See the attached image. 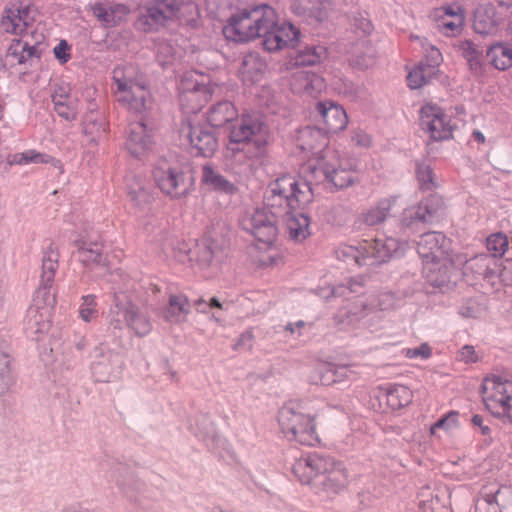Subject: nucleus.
Here are the masks:
<instances>
[{
	"mask_svg": "<svg viewBox=\"0 0 512 512\" xmlns=\"http://www.w3.org/2000/svg\"><path fill=\"white\" fill-rule=\"evenodd\" d=\"M68 45L65 41H61L55 48L54 54L57 59H59L62 63L66 62L70 55L67 53Z\"/></svg>",
	"mask_w": 512,
	"mask_h": 512,
	"instance_id": "338daca9",
	"label": "nucleus"
},
{
	"mask_svg": "<svg viewBox=\"0 0 512 512\" xmlns=\"http://www.w3.org/2000/svg\"><path fill=\"white\" fill-rule=\"evenodd\" d=\"M302 14L311 21L322 22L328 18L331 0H303Z\"/></svg>",
	"mask_w": 512,
	"mask_h": 512,
	"instance_id": "a19ab883",
	"label": "nucleus"
},
{
	"mask_svg": "<svg viewBox=\"0 0 512 512\" xmlns=\"http://www.w3.org/2000/svg\"><path fill=\"white\" fill-rule=\"evenodd\" d=\"M323 122L328 131L336 133L343 130L348 123L346 111L333 102H319L317 104Z\"/></svg>",
	"mask_w": 512,
	"mask_h": 512,
	"instance_id": "bb28decb",
	"label": "nucleus"
},
{
	"mask_svg": "<svg viewBox=\"0 0 512 512\" xmlns=\"http://www.w3.org/2000/svg\"><path fill=\"white\" fill-rule=\"evenodd\" d=\"M443 11L438 28L446 35H456L464 24V10L460 6H449Z\"/></svg>",
	"mask_w": 512,
	"mask_h": 512,
	"instance_id": "c9c22d12",
	"label": "nucleus"
},
{
	"mask_svg": "<svg viewBox=\"0 0 512 512\" xmlns=\"http://www.w3.org/2000/svg\"><path fill=\"white\" fill-rule=\"evenodd\" d=\"M237 117V110L229 101H222L213 105L207 112V121L213 127H222L232 123Z\"/></svg>",
	"mask_w": 512,
	"mask_h": 512,
	"instance_id": "e433bc0d",
	"label": "nucleus"
},
{
	"mask_svg": "<svg viewBox=\"0 0 512 512\" xmlns=\"http://www.w3.org/2000/svg\"><path fill=\"white\" fill-rule=\"evenodd\" d=\"M459 50L466 60H468L471 57H474L476 54L479 53L477 47L471 41L462 42L459 46Z\"/></svg>",
	"mask_w": 512,
	"mask_h": 512,
	"instance_id": "0e129e2a",
	"label": "nucleus"
},
{
	"mask_svg": "<svg viewBox=\"0 0 512 512\" xmlns=\"http://www.w3.org/2000/svg\"><path fill=\"white\" fill-rule=\"evenodd\" d=\"M460 414L458 411H449L430 427V434L435 436L438 430L451 434L460 427Z\"/></svg>",
	"mask_w": 512,
	"mask_h": 512,
	"instance_id": "c03bdc74",
	"label": "nucleus"
},
{
	"mask_svg": "<svg viewBox=\"0 0 512 512\" xmlns=\"http://www.w3.org/2000/svg\"><path fill=\"white\" fill-rule=\"evenodd\" d=\"M440 210L439 200L433 196L425 198L417 207L410 208L405 214V225L413 227L419 223L431 222Z\"/></svg>",
	"mask_w": 512,
	"mask_h": 512,
	"instance_id": "b1692460",
	"label": "nucleus"
},
{
	"mask_svg": "<svg viewBox=\"0 0 512 512\" xmlns=\"http://www.w3.org/2000/svg\"><path fill=\"white\" fill-rule=\"evenodd\" d=\"M371 141L370 135L360 129L352 133L351 142L358 147L367 148L371 145Z\"/></svg>",
	"mask_w": 512,
	"mask_h": 512,
	"instance_id": "680f3d73",
	"label": "nucleus"
},
{
	"mask_svg": "<svg viewBox=\"0 0 512 512\" xmlns=\"http://www.w3.org/2000/svg\"><path fill=\"white\" fill-rule=\"evenodd\" d=\"M292 472L302 484L311 485L316 494L327 498L344 491L348 483L343 463L317 453L297 459Z\"/></svg>",
	"mask_w": 512,
	"mask_h": 512,
	"instance_id": "f03ea898",
	"label": "nucleus"
},
{
	"mask_svg": "<svg viewBox=\"0 0 512 512\" xmlns=\"http://www.w3.org/2000/svg\"><path fill=\"white\" fill-rule=\"evenodd\" d=\"M252 259L259 268H273L284 262V252L278 239L259 240L254 243Z\"/></svg>",
	"mask_w": 512,
	"mask_h": 512,
	"instance_id": "412c9836",
	"label": "nucleus"
},
{
	"mask_svg": "<svg viewBox=\"0 0 512 512\" xmlns=\"http://www.w3.org/2000/svg\"><path fill=\"white\" fill-rule=\"evenodd\" d=\"M381 397L385 398L389 411H398L410 405L413 401V391L402 384H387L380 387Z\"/></svg>",
	"mask_w": 512,
	"mask_h": 512,
	"instance_id": "393cba45",
	"label": "nucleus"
},
{
	"mask_svg": "<svg viewBox=\"0 0 512 512\" xmlns=\"http://www.w3.org/2000/svg\"><path fill=\"white\" fill-rule=\"evenodd\" d=\"M355 179L353 172L346 170L345 168L337 169L328 179H325L328 183H332L337 189L347 188Z\"/></svg>",
	"mask_w": 512,
	"mask_h": 512,
	"instance_id": "8fccbe9b",
	"label": "nucleus"
},
{
	"mask_svg": "<svg viewBox=\"0 0 512 512\" xmlns=\"http://www.w3.org/2000/svg\"><path fill=\"white\" fill-rule=\"evenodd\" d=\"M265 68L266 63L259 54L250 52L243 56L239 73L245 83H254L261 78Z\"/></svg>",
	"mask_w": 512,
	"mask_h": 512,
	"instance_id": "473e14b6",
	"label": "nucleus"
},
{
	"mask_svg": "<svg viewBox=\"0 0 512 512\" xmlns=\"http://www.w3.org/2000/svg\"><path fill=\"white\" fill-rule=\"evenodd\" d=\"M437 75L433 65H425L424 62L415 66L407 76V82L411 89H418L428 84Z\"/></svg>",
	"mask_w": 512,
	"mask_h": 512,
	"instance_id": "79ce46f5",
	"label": "nucleus"
},
{
	"mask_svg": "<svg viewBox=\"0 0 512 512\" xmlns=\"http://www.w3.org/2000/svg\"><path fill=\"white\" fill-rule=\"evenodd\" d=\"M153 178L156 186L162 192H171L175 189H181L187 192L189 187L186 180L190 181L191 177H185L183 174L177 173L166 159H161L153 170Z\"/></svg>",
	"mask_w": 512,
	"mask_h": 512,
	"instance_id": "aec40b11",
	"label": "nucleus"
},
{
	"mask_svg": "<svg viewBox=\"0 0 512 512\" xmlns=\"http://www.w3.org/2000/svg\"><path fill=\"white\" fill-rule=\"evenodd\" d=\"M117 100L127 109L142 113L150 105V93L143 76L135 67L129 65L117 67L113 71Z\"/></svg>",
	"mask_w": 512,
	"mask_h": 512,
	"instance_id": "39448f33",
	"label": "nucleus"
},
{
	"mask_svg": "<svg viewBox=\"0 0 512 512\" xmlns=\"http://www.w3.org/2000/svg\"><path fill=\"white\" fill-rule=\"evenodd\" d=\"M196 12L197 7L192 2L155 0L148 4L145 12L138 17L136 26L144 32L157 31L173 20L188 21Z\"/></svg>",
	"mask_w": 512,
	"mask_h": 512,
	"instance_id": "423d86ee",
	"label": "nucleus"
},
{
	"mask_svg": "<svg viewBox=\"0 0 512 512\" xmlns=\"http://www.w3.org/2000/svg\"><path fill=\"white\" fill-rule=\"evenodd\" d=\"M190 313V301L183 294H172L169 296L168 304L163 309V318L170 323H182Z\"/></svg>",
	"mask_w": 512,
	"mask_h": 512,
	"instance_id": "2f4dec72",
	"label": "nucleus"
},
{
	"mask_svg": "<svg viewBox=\"0 0 512 512\" xmlns=\"http://www.w3.org/2000/svg\"><path fill=\"white\" fill-rule=\"evenodd\" d=\"M398 252L399 243L391 237L363 240L358 247H349L348 251L358 265H365L369 260L371 263L386 262Z\"/></svg>",
	"mask_w": 512,
	"mask_h": 512,
	"instance_id": "f8f14e48",
	"label": "nucleus"
},
{
	"mask_svg": "<svg viewBox=\"0 0 512 512\" xmlns=\"http://www.w3.org/2000/svg\"><path fill=\"white\" fill-rule=\"evenodd\" d=\"M223 34L229 40L243 42L263 38V46L269 52L294 47L300 31L291 23L279 22L275 10L268 5L244 9L230 18Z\"/></svg>",
	"mask_w": 512,
	"mask_h": 512,
	"instance_id": "f257e3e1",
	"label": "nucleus"
},
{
	"mask_svg": "<svg viewBox=\"0 0 512 512\" xmlns=\"http://www.w3.org/2000/svg\"><path fill=\"white\" fill-rule=\"evenodd\" d=\"M325 56V48L322 46L318 47H307L305 50L298 52L295 63L297 65H315L320 62Z\"/></svg>",
	"mask_w": 512,
	"mask_h": 512,
	"instance_id": "49530a36",
	"label": "nucleus"
},
{
	"mask_svg": "<svg viewBox=\"0 0 512 512\" xmlns=\"http://www.w3.org/2000/svg\"><path fill=\"white\" fill-rule=\"evenodd\" d=\"M317 416V413L313 415L304 413L301 403L291 401L279 410L278 424L281 432L289 441L314 446L320 441L316 427Z\"/></svg>",
	"mask_w": 512,
	"mask_h": 512,
	"instance_id": "20e7f679",
	"label": "nucleus"
},
{
	"mask_svg": "<svg viewBox=\"0 0 512 512\" xmlns=\"http://www.w3.org/2000/svg\"><path fill=\"white\" fill-rule=\"evenodd\" d=\"M257 204L252 211H247L240 219L242 228L251 233L256 241L278 239L277 219L282 215V206L269 207L265 205L266 198Z\"/></svg>",
	"mask_w": 512,
	"mask_h": 512,
	"instance_id": "1a4fd4ad",
	"label": "nucleus"
},
{
	"mask_svg": "<svg viewBox=\"0 0 512 512\" xmlns=\"http://www.w3.org/2000/svg\"><path fill=\"white\" fill-rule=\"evenodd\" d=\"M58 262L51 257L43 260L40 284L35 292L33 304L28 309V324L36 333L46 332L51 323L57 303L56 292L52 291Z\"/></svg>",
	"mask_w": 512,
	"mask_h": 512,
	"instance_id": "7ed1b4c3",
	"label": "nucleus"
},
{
	"mask_svg": "<svg viewBox=\"0 0 512 512\" xmlns=\"http://www.w3.org/2000/svg\"><path fill=\"white\" fill-rule=\"evenodd\" d=\"M12 384L10 375V359L9 356L0 352V394L8 390Z\"/></svg>",
	"mask_w": 512,
	"mask_h": 512,
	"instance_id": "864d4df0",
	"label": "nucleus"
},
{
	"mask_svg": "<svg viewBox=\"0 0 512 512\" xmlns=\"http://www.w3.org/2000/svg\"><path fill=\"white\" fill-rule=\"evenodd\" d=\"M512 507V489L496 482L484 485L476 502V512H506Z\"/></svg>",
	"mask_w": 512,
	"mask_h": 512,
	"instance_id": "2eb2a0df",
	"label": "nucleus"
},
{
	"mask_svg": "<svg viewBox=\"0 0 512 512\" xmlns=\"http://www.w3.org/2000/svg\"><path fill=\"white\" fill-rule=\"evenodd\" d=\"M179 90L182 100L198 102L207 101L214 91L209 77L193 70L182 75Z\"/></svg>",
	"mask_w": 512,
	"mask_h": 512,
	"instance_id": "f3484780",
	"label": "nucleus"
},
{
	"mask_svg": "<svg viewBox=\"0 0 512 512\" xmlns=\"http://www.w3.org/2000/svg\"><path fill=\"white\" fill-rule=\"evenodd\" d=\"M417 179L420 188L423 190H434L439 188V185L434 179L432 170L428 165L421 164L417 167Z\"/></svg>",
	"mask_w": 512,
	"mask_h": 512,
	"instance_id": "3c124183",
	"label": "nucleus"
},
{
	"mask_svg": "<svg viewBox=\"0 0 512 512\" xmlns=\"http://www.w3.org/2000/svg\"><path fill=\"white\" fill-rule=\"evenodd\" d=\"M153 145L152 129L143 121L133 122L129 125L126 139V149L135 158L142 159Z\"/></svg>",
	"mask_w": 512,
	"mask_h": 512,
	"instance_id": "a211bd4d",
	"label": "nucleus"
},
{
	"mask_svg": "<svg viewBox=\"0 0 512 512\" xmlns=\"http://www.w3.org/2000/svg\"><path fill=\"white\" fill-rule=\"evenodd\" d=\"M508 245L507 236L502 233H496L487 238V248L495 257L502 256Z\"/></svg>",
	"mask_w": 512,
	"mask_h": 512,
	"instance_id": "603ef678",
	"label": "nucleus"
},
{
	"mask_svg": "<svg viewBox=\"0 0 512 512\" xmlns=\"http://www.w3.org/2000/svg\"><path fill=\"white\" fill-rule=\"evenodd\" d=\"M362 286H363V282L361 280L350 279L347 282V286H343V285L338 286L334 289L333 293L338 296H346L347 295L346 290L349 293H357L360 291Z\"/></svg>",
	"mask_w": 512,
	"mask_h": 512,
	"instance_id": "bf43d9fd",
	"label": "nucleus"
},
{
	"mask_svg": "<svg viewBox=\"0 0 512 512\" xmlns=\"http://www.w3.org/2000/svg\"><path fill=\"white\" fill-rule=\"evenodd\" d=\"M291 87L296 93L316 97L325 88V82L315 73L299 71L293 75Z\"/></svg>",
	"mask_w": 512,
	"mask_h": 512,
	"instance_id": "cd10ccee",
	"label": "nucleus"
},
{
	"mask_svg": "<svg viewBox=\"0 0 512 512\" xmlns=\"http://www.w3.org/2000/svg\"><path fill=\"white\" fill-rule=\"evenodd\" d=\"M52 101L55 112L66 121H74L79 110V99L71 93L68 85L58 86L53 94Z\"/></svg>",
	"mask_w": 512,
	"mask_h": 512,
	"instance_id": "5701e85b",
	"label": "nucleus"
},
{
	"mask_svg": "<svg viewBox=\"0 0 512 512\" xmlns=\"http://www.w3.org/2000/svg\"><path fill=\"white\" fill-rule=\"evenodd\" d=\"M348 370L345 367H335L331 365H322L318 367L311 376V382L314 384L331 385L347 377Z\"/></svg>",
	"mask_w": 512,
	"mask_h": 512,
	"instance_id": "58836bf2",
	"label": "nucleus"
},
{
	"mask_svg": "<svg viewBox=\"0 0 512 512\" xmlns=\"http://www.w3.org/2000/svg\"><path fill=\"white\" fill-rule=\"evenodd\" d=\"M202 184L205 190L230 191L233 189L232 184L227 179L209 166L203 167Z\"/></svg>",
	"mask_w": 512,
	"mask_h": 512,
	"instance_id": "37998d69",
	"label": "nucleus"
},
{
	"mask_svg": "<svg viewBox=\"0 0 512 512\" xmlns=\"http://www.w3.org/2000/svg\"><path fill=\"white\" fill-rule=\"evenodd\" d=\"M420 122L434 140L448 139L452 134L450 118L437 105H424L420 111Z\"/></svg>",
	"mask_w": 512,
	"mask_h": 512,
	"instance_id": "dca6fc26",
	"label": "nucleus"
},
{
	"mask_svg": "<svg viewBox=\"0 0 512 512\" xmlns=\"http://www.w3.org/2000/svg\"><path fill=\"white\" fill-rule=\"evenodd\" d=\"M212 241L208 238L202 239L194 251L192 261L193 267L204 276H211L213 271L217 268L215 261V251L211 245Z\"/></svg>",
	"mask_w": 512,
	"mask_h": 512,
	"instance_id": "c756f323",
	"label": "nucleus"
},
{
	"mask_svg": "<svg viewBox=\"0 0 512 512\" xmlns=\"http://www.w3.org/2000/svg\"><path fill=\"white\" fill-rule=\"evenodd\" d=\"M43 41V34L34 31L14 40L5 55V64L11 67L15 65H33L40 58Z\"/></svg>",
	"mask_w": 512,
	"mask_h": 512,
	"instance_id": "ddd939ff",
	"label": "nucleus"
},
{
	"mask_svg": "<svg viewBox=\"0 0 512 512\" xmlns=\"http://www.w3.org/2000/svg\"><path fill=\"white\" fill-rule=\"evenodd\" d=\"M32 164H51L55 168L61 169L59 160L33 149L9 154L5 161V168L7 169L14 165L28 166Z\"/></svg>",
	"mask_w": 512,
	"mask_h": 512,
	"instance_id": "c85d7f7f",
	"label": "nucleus"
},
{
	"mask_svg": "<svg viewBox=\"0 0 512 512\" xmlns=\"http://www.w3.org/2000/svg\"><path fill=\"white\" fill-rule=\"evenodd\" d=\"M460 358L466 362H476L477 356L472 346H464L460 351Z\"/></svg>",
	"mask_w": 512,
	"mask_h": 512,
	"instance_id": "774afa93",
	"label": "nucleus"
},
{
	"mask_svg": "<svg viewBox=\"0 0 512 512\" xmlns=\"http://www.w3.org/2000/svg\"><path fill=\"white\" fill-rule=\"evenodd\" d=\"M488 62L498 70L512 67V46L498 43L491 46L486 53Z\"/></svg>",
	"mask_w": 512,
	"mask_h": 512,
	"instance_id": "4c0bfd02",
	"label": "nucleus"
},
{
	"mask_svg": "<svg viewBox=\"0 0 512 512\" xmlns=\"http://www.w3.org/2000/svg\"><path fill=\"white\" fill-rule=\"evenodd\" d=\"M265 205L278 208L282 206L281 217L291 241L301 243L311 235L310 218L304 212L298 194H268Z\"/></svg>",
	"mask_w": 512,
	"mask_h": 512,
	"instance_id": "0eeeda50",
	"label": "nucleus"
},
{
	"mask_svg": "<svg viewBox=\"0 0 512 512\" xmlns=\"http://www.w3.org/2000/svg\"><path fill=\"white\" fill-rule=\"evenodd\" d=\"M432 354L431 348L427 343L421 344L416 348H409L405 350V356L409 359L422 358L428 359Z\"/></svg>",
	"mask_w": 512,
	"mask_h": 512,
	"instance_id": "4d7b16f0",
	"label": "nucleus"
},
{
	"mask_svg": "<svg viewBox=\"0 0 512 512\" xmlns=\"http://www.w3.org/2000/svg\"><path fill=\"white\" fill-rule=\"evenodd\" d=\"M316 164L309 163L307 166L308 170L312 173L319 172L322 174L324 179H328L337 169L342 168V163L339 158V154L336 150L331 148H325L319 150V153H314Z\"/></svg>",
	"mask_w": 512,
	"mask_h": 512,
	"instance_id": "7c9ffc66",
	"label": "nucleus"
},
{
	"mask_svg": "<svg viewBox=\"0 0 512 512\" xmlns=\"http://www.w3.org/2000/svg\"><path fill=\"white\" fill-rule=\"evenodd\" d=\"M474 28L477 33L488 34L494 30L492 19H483L482 15L477 13L474 20Z\"/></svg>",
	"mask_w": 512,
	"mask_h": 512,
	"instance_id": "13d9d810",
	"label": "nucleus"
},
{
	"mask_svg": "<svg viewBox=\"0 0 512 512\" xmlns=\"http://www.w3.org/2000/svg\"><path fill=\"white\" fill-rule=\"evenodd\" d=\"M327 143L325 134L319 128L305 127L297 136L298 147L305 152L319 153L317 149L324 147Z\"/></svg>",
	"mask_w": 512,
	"mask_h": 512,
	"instance_id": "f704fd0d",
	"label": "nucleus"
},
{
	"mask_svg": "<svg viewBox=\"0 0 512 512\" xmlns=\"http://www.w3.org/2000/svg\"><path fill=\"white\" fill-rule=\"evenodd\" d=\"M80 318L85 322H90L98 315L97 301L94 295L82 297V303L79 308Z\"/></svg>",
	"mask_w": 512,
	"mask_h": 512,
	"instance_id": "09e8293b",
	"label": "nucleus"
},
{
	"mask_svg": "<svg viewBox=\"0 0 512 512\" xmlns=\"http://www.w3.org/2000/svg\"><path fill=\"white\" fill-rule=\"evenodd\" d=\"M77 254L79 260L87 267L109 265V261L103 252V246L100 243L82 241Z\"/></svg>",
	"mask_w": 512,
	"mask_h": 512,
	"instance_id": "72a5a7b5",
	"label": "nucleus"
},
{
	"mask_svg": "<svg viewBox=\"0 0 512 512\" xmlns=\"http://www.w3.org/2000/svg\"><path fill=\"white\" fill-rule=\"evenodd\" d=\"M34 21V11L29 5H12L5 10L1 26L5 32L24 34Z\"/></svg>",
	"mask_w": 512,
	"mask_h": 512,
	"instance_id": "6ab92c4d",
	"label": "nucleus"
},
{
	"mask_svg": "<svg viewBox=\"0 0 512 512\" xmlns=\"http://www.w3.org/2000/svg\"><path fill=\"white\" fill-rule=\"evenodd\" d=\"M268 131L266 126L257 116H238L231 123L229 139L231 143L245 144L254 143L261 148L267 143Z\"/></svg>",
	"mask_w": 512,
	"mask_h": 512,
	"instance_id": "4468645a",
	"label": "nucleus"
},
{
	"mask_svg": "<svg viewBox=\"0 0 512 512\" xmlns=\"http://www.w3.org/2000/svg\"><path fill=\"white\" fill-rule=\"evenodd\" d=\"M120 314H123L125 322L136 335L146 336L150 333L152 329L150 321L145 315L140 313L139 309L124 292L115 294L114 307L110 309L108 314L110 325L116 329L122 328V320L119 318Z\"/></svg>",
	"mask_w": 512,
	"mask_h": 512,
	"instance_id": "9d476101",
	"label": "nucleus"
},
{
	"mask_svg": "<svg viewBox=\"0 0 512 512\" xmlns=\"http://www.w3.org/2000/svg\"><path fill=\"white\" fill-rule=\"evenodd\" d=\"M377 51L369 41H362L352 49V63L361 68L366 69L375 62Z\"/></svg>",
	"mask_w": 512,
	"mask_h": 512,
	"instance_id": "ea45409f",
	"label": "nucleus"
},
{
	"mask_svg": "<svg viewBox=\"0 0 512 512\" xmlns=\"http://www.w3.org/2000/svg\"><path fill=\"white\" fill-rule=\"evenodd\" d=\"M450 241L440 232H428L421 235L418 253L429 270H447L452 265L449 255Z\"/></svg>",
	"mask_w": 512,
	"mask_h": 512,
	"instance_id": "9b49d317",
	"label": "nucleus"
},
{
	"mask_svg": "<svg viewBox=\"0 0 512 512\" xmlns=\"http://www.w3.org/2000/svg\"><path fill=\"white\" fill-rule=\"evenodd\" d=\"M178 55V49L168 41H162L157 45V60L161 66L172 64Z\"/></svg>",
	"mask_w": 512,
	"mask_h": 512,
	"instance_id": "de8ad7c7",
	"label": "nucleus"
},
{
	"mask_svg": "<svg viewBox=\"0 0 512 512\" xmlns=\"http://www.w3.org/2000/svg\"><path fill=\"white\" fill-rule=\"evenodd\" d=\"M387 216V209L386 208H373L369 210L365 216L364 221L368 225H377L381 223Z\"/></svg>",
	"mask_w": 512,
	"mask_h": 512,
	"instance_id": "6e6d98bb",
	"label": "nucleus"
},
{
	"mask_svg": "<svg viewBox=\"0 0 512 512\" xmlns=\"http://www.w3.org/2000/svg\"><path fill=\"white\" fill-rule=\"evenodd\" d=\"M181 133L188 139L197 153L204 157L211 156L216 150V138L209 130L201 125L188 123L182 127Z\"/></svg>",
	"mask_w": 512,
	"mask_h": 512,
	"instance_id": "4be33fe9",
	"label": "nucleus"
},
{
	"mask_svg": "<svg viewBox=\"0 0 512 512\" xmlns=\"http://www.w3.org/2000/svg\"><path fill=\"white\" fill-rule=\"evenodd\" d=\"M83 131L86 136L90 137L91 142L97 143L105 136L106 124L102 119L98 120L89 115L85 119Z\"/></svg>",
	"mask_w": 512,
	"mask_h": 512,
	"instance_id": "a18cd8bd",
	"label": "nucleus"
},
{
	"mask_svg": "<svg viewBox=\"0 0 512 512\" xmlns=\"http://www.w3.org/2000/svg\"><path fill=\"white\" fill-rule=\"evenodd\" d=\"M93 15L105 27H114L124 22L129 9L123 4L96 3L92 6Z\"/></svg>",
	"mask_w": 512,
	"mask_h": 512,
	"instance_id": "a878e982",
	"label": "nucleus"
},
{
	"mask_svg": "<svg viewBox=\"0 0 512 512\" xmlns=\"http://www.w3.org/2000/svg\"><path fill=\"white\" fill-rule=\"evenodd\" d=\"M481 397L485 409L493 418L512 425V380L498 375L485 377Z\"/></svg>",
	"mask_w": 512,
	"mask_h": 512,
	"instance_id": "6e6552de",
	"label": "nucleus"
},
{
	"mask_svg": "<svg viewBox=\"0 0 512 512\" xmlns=\"http://www.w3.org/2000/svg\"><path fill=\"white\" fill-rule=\"evenodd\" d=\"M196 309L201 313H206V307L222 309V304L215 297L211 298L207 303L204 299L200 298L194 303Z\"/></svg>",
	"mask_w": 512,
	"mask_h": 512,
	"instance_id": "e2e57ef3",
	"label": "nucleus"
},
{
	"mask_svg": "<svg viewBox=\"0 0 512 512\" xmlns=\"http://www.w3.org/2000/svg\"><path fill=\"white\" fill-rule=\"evenodd\" d=\"M299 186L300 182L293 176L284 175L275 181L274 186L271 187V192H287L288 190L290 192H301Z\"/></svg>",
	"mask_w": 512,
	"mask_h": 512,
	"instance_id": "5fc2aeb1",
	"label": "nucleus"
},
{
	"mask_svg": "<svg viewBox=\"0 0 512 512\" xmlns=\"http://www.w3.org/2000/svg\"><path fill=\"white\" fill-rule=\"evenodd\" d=\"M425 58L426 63L425 65H433L434 70L438 71V66L440 65L442 61V55L440 51L435 48L434 46H429L425 48Z\"/></svg>",
	"mask_w": 512,
	"mask_h": 512,
	"instance_id": "052dcab7",
	"label": "nucleus"
},
{
	"mask_svg": "<svg viewBox=\"0 0 512 512\" xmlns=\"http://www.w3.org/2000/svg\"><path fill=\"white\" fill-rule=\"evenodd\" d=\"M471 423L473 426L477 427L479 429V432L483 436H490L491 434V428L484 423V419L481 415L475 414L471 418Z\"/></svg>",
	"mask_w": 512,
	"mask_h": 512,
	"instance_id": "69168bd1",
	"label": "nucleus"
}]
</instances>
